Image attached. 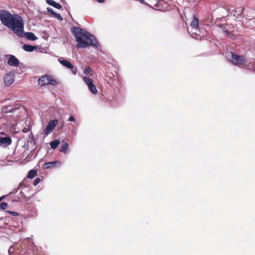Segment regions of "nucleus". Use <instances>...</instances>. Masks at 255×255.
<instances>
[{
  "label": "nucleus",
  "mask_w": 255,
  "mask_h": 255,
  "mask_svg": "<svg viewBox=\"0 0 255 255\" xmlns=\"http://www.w3.org/2000/svg\"><path fill=\"white\" fill-rule=\"evenodd\" d=\"M37 174V171L36 170L31 169L30 170L27 175V177L29 179L33 178Z\"/></svg>",
  "instance_id": "16"
},
{
  "label": "nucleus",
  "mask_w": 255,
  "mask_h": 255,
  "mask_svg": "<svg viewBox=\"0 0 255 255\" xmlns=\"http://www.w3.org/2000/svg\"><path fill=\"white\" fill-rule=\"evenodd\" d=\"M105 80L109 85L113 87L117 81V77L112 72H107L105 75Z\"/></svg>",
  "instance_id": "6"
},
{
  "label": "nucleus",
  "mask_w": 255,
  "mask_h": 255,
  "mask_svg": "<svg viewBox=\"0 0 255 255\" xmlns=\"http://www.w3.org/2000/svg\"><path fill=\"white\" fill-rule=\"evenodd\" d=\"M60 144V141L58 140H54L50 142V146L52 149H56L59 144Z\"/></svg>",
  "instance_id": "17"
},
{
  "label": "nucleus",
  "mask_w": 255,
  "mask_h": 255,
  "mask_svg": "<svg viewBox=\"0 0 255 255\" xmlns=\"http://www.w3.org/2000/svg\"><path fill=\"white\" fill-rule=\"evenodd\" d=\"M14 74L7 73L4 77V83L6 86H9L14 81Z\"/></svg>",
  "instance_id": "8"
},
{
  "label": "nucleus",
  "mask_w": 255,
  "mask_h": 255,
  "mask_svg": "<svg viewBox=\"0 0 255 255\" xmlns=\"http://www.w3.org/2000/svg\"><path fill=\"white\" fill-rule=\"evenodd\" d=\"M7 206H8V205L5 202H2L0 205V209H2V210L5 209Z\"/></svg>",
  "instance_id": "20"
},
{
  "label": "nucleus",
  "mask_w": 255,
  "mask_h": 255,
  "mask_svg": "<svg viewBox=\"0 0 255 255\" xmlns=\"http://www.w3.org/2000/svg\"><path fill=\"white\" fill-rule=\"evenodd\" d=\"M47 10L49 13H51L53 15H55L56 14V13H55L52 8H47Z\"/></svg>",
  "instance_id": "23"
},
{
  "label": "nucleus",
  "mask_w": 255,
  "mask_h": 255,
  "mask_svg": "<svg viewBox=\"0 0 255 255\" xmlns=\"http://www.w3.org/2000/svg\"><path fill=\"white\" fill-rule=\"evenodd\" d=\"M8 213H9L10 214L13 215V216H18V213L17 212H13V211H7Z\"/></svg>",
  "instance_id": "24"
},
{
  "label": "nucleus",
  "mask_w": 255,
  "mask_h": 255,
  "mask_svg": "<svg viewBox=\"0 0 255 255\" xmlns=\"http://www.w3.org/2000/svg\"><path fill=\"white\" fill-rule=\"evenodd\" d=\"M69 121H71V122H74L75 121V118L73 116H71L70 117L69 119Z\"/></svg>",
  "instance_id": "26"
},
{
  "label": "nucleus",
  "mask_w": 255,
  "mask_h": 255,
  "mask_svg": "<svg viewBox=\"0 0 255 255\" xmlns=\"http://www.w3.org/2000/svg\"><path fill=\"white\" fill-rule=\"evenodd\" d=\"M46 2L52 6L57 9H61L62 5L56 2L53 0H46Z\"/></svg>",
  "instance_id": "14"
},
{
  "label": "nucleus",
  "mask_w": 255,
  "mask_h": 255,
  "mask_svg": "<svg viewBox=\"0 0 255 255\" xmlns=\"http://www.w3.org/2000/svg\"><path fill=\"white\" fill-rule=\"evenodd\" d=\"M23 37L25 36L28 40L34 41L37 39V37L34 33L30 32H25L23 33Z\"/></svg>",
  "instance_id": "13"
},
{
  "label": "nucleus",
  "mask_w": 255,
  "mask_h": 255,
  "mask_svg": "<svg viewBox=\"0 0 255 255\" xmlns=\"http://www.w3.org/2000/svg\"><path fill=\"white\" fill-rule=\"evenodd\" d=\"M0 20L1 23L11 29L13 33L19 37H23L24 21L18 14H12L5 10H0Z\"/></svg>",
  "instance_id": "1"
},
{
  "label": "nucleus",
  "mask_w": 255,
  "mask_h": 255,
  "mask_svg": "<svg viewBox=\"0 0 255 255\" xmlns=\"http://www.w3.org/2000/svg\"><path fill=\"white\" fill-rule=\"evenodd\" d=\"M72 33L78 42L77 48H86L89 46L98 47L99 43L95 37L87 30L78 27H73Z\"/></svg>",
  "instance_id": "2"
},
{
  "label": "nucleus",
  "mask_w": 255,
  "mask_h": 255,
  "mask_svg": "<svg viewBox=\"0 0 255 255\" xmlns=\"http://www.w3.org/2000/svg\"><path fill=\"white\" fill-rule=\"evenodd\" d=\"M23 49L27 52H32L34 50L36 49L37 47L35 46L28 45V44H24L23 46Z\"/></svg>",
  "instance_id": "15"
},
{
  "label": "nucleus",
  "mask_w": 255,
  "mask_h": 255,
  "mask_svg": "<svg viewBox=\"0 0 255 255\" xmlns=\"http://www.w3.org/2000/svg\"><path fill=\"white\" fill-rule=\"evenodd\" d=\"M192 33H193V34H195V32H192Z\"/></svg>",
  "instance_id": "32"
},
{
  "label": "nucleus",
  "mask_w": 255,
  "mask_h": 255,
  "mask_svg": "<svg viewBox=\"0 0 255 255\" xmlns=\"http://www.w3.org/2000/svg\"><path fill=\"white\" fill-rule=\"evenodd\" d=\"M96 0L99 2H102L104 1V0Z\"/></svg>",
  "instance_id": "29"
},
{
  "label": "nucleus",
  "mask_w": 255,
  "mask_h": 255,
  "mask_svg": "<svg viewBox=\"0 0 255 255\" xmlns=\"http://www.w3.org/2000/svg\"><path fill=\"white\" fill-rule=\"evenodd\" d=\"M22 185V183L20 184H19V186H18L17 188H15V189H13V190H12V191H11L9 194L15 193L17 192H18V190H19V189L20 188V187H21Z\"/></svg>",
  "instance_id": "21"
},
{
  "label": "nucleus",
  "mask_w": 255,
  "mask_h": 255,
  "mask_svg": "<svg viewBox=\"0 0 255 255\" xmlns=\"http://www.w3.org/2000/svg\"><path fill=\"white\" fill-rule=\"evenodd\" d=\"M68 149V144L64 142L62 146L60 148L59 151L61 152L66 153Z\"/></svg>",
  "instance_id": "19"
},
{
  "label": "nucleus",
  "mask_w": 255,
  "mask_h": 255,
  "mask_svg": "<svg viewBox=\"0 0 255 255\" xmlns=\"http://www.w3.org/2000/svg\"><path fill=\"white\" fill-rule=\"evenodd\" d=\"M231 62L236 65H241L245 64L246 62V59L244 56L237 55L234 52H231Z\"/></svg>",
  "instance_id": "4"
},
{
  "label": "nucleus",
  "mask_w": 255,
  "mask_h": 255,
  "mask_svg": "<svg viewBox=\"0 0 255 255\" xmlns=\"http://www.w3.org/2000/svg\"><path fill=\"white\" fill-rule=\"evenodd\" d=\"M84 73L86 75L93 76L94 74V72L90 67H86L84 70Z\"/></svg>",
  "instance_id": "18"
},
{
  "label": "nucleus",
  "mask_w": 255,
  "mask_h": 255,
  "mask_svg": "<svg viewBox=\"0 0 255 255\" xmlns=\"http://www.w3.org/2000/svg\"><path fill=\"white\" fill-rule=\"evenodd\" d=\"M60 164L61 162L60 161H54L44 163L42 165V167L44 169L54 168Z\"/></svg>",
  "instance_id": "10"
},
{
  "label": "nucleus",
  "mask_w": 255,
  "mask_h": 255,
  "mask_svg": "<svg viewBox=\"0 0 255 255\" xmlns=\"http://www.w3.org/2000/svg\"><path fill=\"white\" fill-rule=\"evenodd\" d=\"M55 16L57 17L58 18L60 19V20L62 19V16L60 15V14L56 13V15H54Z\"/></svg>",
  "instance_id": "25"
},
{
  "label": "nucleus",
  "mask_w": 255,
  "mask_h": 255,
  "mask_svg": "<svg viewBox=\"0 0 255 255\" xmlns=\"http://www.w3.org/2000/svg\"><path fill=\"white\" fill-rule=\"evenodd\" d=\"M7 64L10 66L18 67L19 61L15 56L11 55L8 59Z\"/></svg>",
  "instance_id": "11"
},
{
  "label": "nucleus",
  "mask_w": 255,
  "mask_h": 255,
  "mask_svg": "<svg viewBox=\"0 0 255 255\" xmlns=\"http://www.w3.org/2000/svg\"><path fill=\"white\" fill-rule=\"evenodd\" d=\"M83 80L85 84L88 87L89 90L93 94H96L97 93V90L94 84V81L92 79L89 77L84 76L83 77Z\"/></svg>",
  "instance_id": "5"
},
{
  "label": "nucleus",
  "mask_w": 255,
  "mask_h": 255,
  "mask_svg": "<svg viewBox=\"0 0 255 255\" xmlns=\"http://www.w3.org/2000/svg\"><path fill=\"white\" fill-rule=\"evenodd\" d=\"M59 61L60 63L63 65L64 66L67 67L68 69H71V72L73 74H76L77 71L76 69L74 68L73 65L68 60H60L59 59Z\"/></svg>",
  "instance_id": "9"
},
{
  "label": "nucleus",
  "mask_w": 255,
  "mask_h": 255,
  "mask_svg": "<svg viewBox=\"0 0 255 255\" xmlns=\"http://www.w3.org/2000/svg\"><path fill=\"white\" fill-rule=\"evenodd\" d=\"M157 2H156V3H152V4H153L154 6H157Z\"/></svg>",
  "instance_id": "31"
},
{
  "label": "nucleus",
  "mask_w": 255,
  "mask_h": 255,
  "mask_svg": "<svg viewBox=\"0 0 255 255\" xmlns=\"http://www.w3.org/2000/svg\"><path fill=\"white\" fill-rule=\"evenodd\" d=\"M58 120L55 119L53 120H50L47 124L45 129L44 132L47 135L50 133L54 129L55 127L58 124Z\"/></svg>",
  "instance_id": "7"
},
{
  "label": "nucleus",
  "mask_w": 255,
  "mask_h": 255,
  "mask_svg": "<svg viewBox=\"0 0 255 255\" xmlns=\"http://www.w3.org/2000/svg\"><path fill=\"white\" fill-rule=\"evenodd\" d=\"M139 1H140L141 3H145L144 0H138Z\"/></svg>",
  "instance_id": "27"
},
{
  "label": "nucleus",
  "mask_w": 255,
  "mask_h": 255,
  "mask_svg": "<svg viewBox=\"0 0 255 255\" xmlns=\"http://www.w3.org/2000/svg\"><path fill=\"white\" fill-rule=\"evenodd\" d=\"M192 28L195 30H197L199 27V20L197 18L194 16L193 20L190 24Z\"/></svg>",
  "instance_id": "12"
},
{
  "label": "nucleus",
  "mask_w": 255,
  "mask_h": 255,
  "mask_svg": "<svg viewBox=\"0 0 255 255\" xmlns=\"http://www.w3.org/2000/svg\"><path fill=\"white\" fill-rule=\"evenodd\" d=\"M40 181V179L39 178H36L35 179L33 184L34 186H36Z\"/></svg>",
  "instance_id": "22"
},
{
  "label": "nucleus",
  "mask_w": 255,
  "mask_h": 255,
  "mask_svg": "<svg viewBox=\"0 0 255 255\" xmlns=\"http://www.w3.org/2000/svg\"><path fill=\"white\" fill-rule=\"evenodd\" d=\"M188 32H189V33L190 34V35H191L193 38H195V39H197V38H198L197 37H196L194 36V35H192V34H191L190 33L189 31H188Z\"/></svg>",
  "instance_id": "28"
},
{
  "label": "nucleus",
  "mask_w": 255,
  "mask_h": 255,
  "mask_svg": "<svg viewBox=\"0 0 255 255\" xmlns=\"http://www.w3.org/2000/svg\"><path fill=\"white\" fill-rule=\"evenodd\" d=\"M4 196H1L0 197V202L4 198Z\"/></svg>",
  "instance_id": "30"
},
{
  "label": "nucleus",
  "mask_w": 255,
  "mask_h": 255,
  "mask_svg": "<svg viewBox=\"0 0 255 255\" xmlns=\"http://www.w3.org/2000/svg\"><path fill=\"white\" fill-rule=\"evenodd\" d=\"M38 83L40 86H44L48 84L55 86L58 84V82L52 76L46 75L41 76L38 79Z\"/></svg>",
  "instance_id": "3"
}]
</instances>
